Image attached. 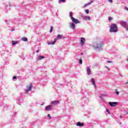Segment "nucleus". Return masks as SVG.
<instances>
[{
	"label": "nucleus",
	"instance_id": "nucleus-1",
	"mask_svg": "<svg viewBox=\"0 0 128 128\" xmlns=\"http://www.w3.org/2000/svg\"><path fill=\"white\" fill-rule=\"evenodd\" d=\"M104 45L103 41H97L93 44L92 48L96 52H101L104 50Z\"/></svg>",
	"mask_w": 128,
	"mask_h": 128
},
{
	"label": "nucleus",
	"instance_id": "nucleus-2",
	"mask_svg": "<svg viewBox=\"0 0 128 128\" xmlns=\"http://www.w3.org/2000/svg\"><path fill=\"white\" fill-rule=\"evenodd\" d=\"M72 22H70L69 23L70 28L72 30H76V24H80V21L78 20V19H76L74 18L71 19Z\"/></svg>",
	"mask_w": 128,
	"mask_h": 128
},
{
	"label": "nucleus",
	"instance_id": "nucleus-3",
	"mask_svg": "<svg viewBox=\"0 0 128 128\" xmlns=\"http://www.w3.org/2000/svg\"><path fill=\"white\" fill-rule=\"evenodd\" d=\"M118 26L116 24H112L110 25V32H118Z\"/></svg>",
	"mask_w": 128,
	"mask_h": 128
},
{
	"label": "nucleus",
	"instance_id": "nucleus-4",
	"mask_svg": "<svg viewBox=\"0 0 128 128\" xmlns=\"http://www.w3.org/2000/svg\"><path fill=\"white\" fill-rule=\"evenodd\" d=\"M120 24L122 26H123V28H125V30H126V32H128V22H124V21H120Z\"/></svg>",
	"mask_w": 128,
	"mask_h": 128
},
{
	"label": "nucleus",
	"instance_id": "nucleus-5",
	"mask_svg": "<svg viewBox=\"0 0 128 128\" xmlns=\"http://www.w3.org/2000/svg\"><path fill=\"white\" fill-rule=\"evenodd\" d=\"M106 96L107 95L106 94H102L101 96H99V98H101L100 102H103L102 106H104V104H106V100L104 98V96Z\"/></svg>",
	"mask_w": 128,
	"mask_h": 128
},
{
	"label": "nucleus",
	"instance_id": "nucleus-6",
	"mask_svg": "<svg viewBox=\"0 0 128 128\" xmlns=\"http://www.w3.org/2000/svg\"><path fill=\"white\" fill-rule=\"evenodd\" d=\"M22 102H24V98L22 97H19L18 98H17L16 103L18 104H20V106L21 105L20 104Z\"/></svg>",
	"mask_w": 128,
	"mask_h": 128
},
{
	"label": "nucleus",
	"instance_id": "nucleus-7",
	"mask_svg": "<svg viewBox=\"0 0 128 128\" xmlns=\"http://www.w3.org/2000/svg\"><path fill=\"white\" fill-rule=\"evenodd\" d=\"M32 84H30L29 86H27V89H26V93L28 94L30 91L32 90Z\"/></svg>",
	"mask_w": 128,
	"mask_h": 128
},
{
	"label": "nucleus",
	"instance_id": "nucleus-8",
	"mask_svg": "<svg viewBox=\"0 0 128 128\" xmlns=\"http://www.w3.org/2000/svg\"><path fill=\"white\" fill-rule=\"evenodd\" d=\"M118 102H109L108 104L110 106H118Z\"/></svg>",
	"mask_w": 128,
	"mask_h": 128
},
{
	"label": "nucleus",
	"instance_id": "nucleus-9",
	"mask_svg": "<svg viewBox=\"0 0 128 128\" xmlns=\"http://www.w3.org/2000/svg\"><path fill=\"white\" fill-rule=\"evenodd\" d=\"M84 42H86V38H80V44L82 46H84Z\"/></svg>",
	"mask_w": 128,
	"mask_h": 128
},
{
	"label": "nucleus",
	"instance_id": "nucleus-10",
	"mask_svg": "<svg viewBox=\"0 0 128 128\" xmlns=\"http://www.w3.org/2000/svg\"><path fill=\"white\" fill-rule=\"evenodd\" d=\"M58 40V39L56 38H55L54 39V41L50 42H48V44L49 45L50 44H54L56 42V41Z\"/></svg>",
	"mask_w": 128,
	"mask_h": 128
},
{
	"label": "nucleus",
	"instance_id": "nucleus-11",
	"mask_svg": "<svg viewBox=\"0 0 128 128\" xmlns=\"http://www.w3.org/2000/svg\"><path fill=\"white\" fill-rule=\"evenodd\" d=\"M52 106L49 105V106H46L45 110H47L48 112L50 111V110H52Z\"/></svg>",
	"mask_w": 128,
	"mask_h": 128
},
{
	"label": "nucleus",
	"instance_id": "nucleus-12",
	"mask_svg": "<svg viewBox=\"0 0 128 128\" xmlns=\"http://www.w3.org/2000/svg\"><path fill=\"white\" fill-rule=\"evenodd\" d=\"M91 82H92L93 86H94L95 88H96V80L94 78H91Z\"/></svg>",
	"mask_w": 128,
	"mask_h": 128
},
{
	"label": "nucleus",
	"instance_id": "nucleus-13",
	"mask_svg": "<svg viewBox=\"0 0 128 128\" xmlns=\"http://www.w3.org/2000/svg\"><path fill=\"white\" fill-rule=\"evenodd\" d=\"M58 104H60V101L58 100H54L51 102V104L52 105Z\"/></svg>",
	"mask_w": 128,
	"mask_h": 128
},
{
	"label": "nucleus",
	"instance_id": "nucleus-14",
	"mask_svg": "<svg viewBox=\"0 0 128 128\" xmlns=\"http://www.w3.org/2000/svg\"><path fill=\"white\" fill-rule=\"evenodd\" d=\"M44 56H39L36 58V60H44Z\"/></svg>",
	"mask_w": 128,
	"mask_h": 128
},
{
	"label": "nucleus",
	"instance_id": "nucleus-15",
	"mask_svg": "<svg viewBox=\"0 0 128 128\" xmlns=\"http://www.w3.org/2000/svg\"><path fill=\"white\" fill-rule=\"evenodd\" d=\"M84 124L81 122H78L76 124V126H84Z\"/></svg>",
	"mask_w": 128,
	"mask_h": 128
},
{
	"label": "nucleus",
	"instance_id": "nucleus-16",
	"mask_svg": "<svg viewBox=\"0 0 128 128\" xmlns=\"http://www.w3.org/2000/svg\"><path fill=\"white\" fill-rule=\"evenodd\" d=\"M94 2L93 0H90V2L84 4V5L82 6L83 8H86V6H90V4H91L92 3Z\"/></svg>",
	"mask_w": 128,
	"mask_h": 128
},
{
	"label": "nucleus",
	"instance_id": "nucleus-17",
	"mask_svg": "<svg viewBox=\"0 0 128 128\" xmlns=\"http://www.w3.org/2000/svg\"><path fill=\"white\" fill-rule=\"evenodd\" d=\"M84 18L85 20H90V16H84Z\"/></svg>",
	"mask_w": 128,
	"mask_h": 128
},
{
	"label": "nucleus",
	"instance_id": "nucleus-18",
	"mask_svg": "<svg viewBox=\"0 0 128 128\" xmlns=\"http://www.w3.org/2000/svg\"><path fill=\"white\" fill-rule=\"evenodd\" d=\"M87 73L88 76H90L91 71H90V67H87Z\"/></svg>",
	"mask_w": 128,
	"mask_h": 128
},
{
	"label": "nucleus",
	"instance_id": "nucleus-19",
	"mask_svg": "<svg viewBox=\"0 0 128 128\" xmlns=\"http://www.w3.org/2000/svg\"><path fill=\"white\" fill-rule=\"evenodd\" d=\"M18 44V41L12 40V46H16V44Z\"/></svg>",
	"mask_w": 128,
	"mask_h": 128
},
{
	"label": "nucleus",
	"instance_id": "nucleus-20",
	"mask_svg": "<svg viewBox=\"0 0 128 128\" xmlns=\"http://www.w3.org/2000/svg\"><path fill=\"white\" fill-rule=\"evenodd\" d=\"M62 38V35L58 34L56 36L57 40H60Z\"/></svg>",
	"mask_w": 128,
	"mask_h": 128
},
{
	"label": "nucleus",
	"instance_id": "nucleus-21",
	"mask_svg": "<svg viewBox=\"0 0 128 128\" xmlns=\"http://www.w3.org/2000/svg\"><path fill=\"white\" fill-rule=\"evenodd\" d=\"M22 40L23 42H28V38L26 37H23L22 38Z\"/></svg>",
	"mask_w": 128,
	"mask_h": 128
},
{
	"label": "nucleus",
	"instance_id": "nucleus-22",
	"mask_svg": "<svg viewBox=\"0 0 128 128\" xmlns=\"http://www.w3.org/2000/svg\"><path fill=\"white\" fill-rule=\"evenodd\" d=\"M70 18L72 20V18H74V16H72V12H70V15H69Z\"/></svg>",
	"mask_w": 128,
	"mask_h": 128
},
{
	"label": "nucleus",
	"instance_id": "nucleus-23",
	"mask_svg": "<svg viewBox=\"0 0 128 128\" xmlns=\"http://www.w3.org/2000/svg\"><path fill=\"white\" fill-rule=\"evenodd\" d=\"M60 2H66V0H58V3L60 4Z\"/></svg>",
	"mask_w": 128,
	"mask_h": 128
},
{
	"label": "nucleus",
	"instance_id": "nucleus-24",
	"mask_svg": "<svg viewBox=\"0 0 128 128\" xmlns=\"http://www.w3.org/2000/svg\"><path fill=\"white\" fill-rule=\"evenodd\" d=\"M112 18L110 16L108 17V22H112Z\"/></svg>",
	"mask_w": 128,
	"mask_h": 128
},
{
	"label": "nucleus",
	"instance_id": "nucleus-25",
	"mask_svg": "<svg viewBox=\"0 0 128 128\" xmlns=\"http://www.w3.org/2000/svg\"><path fill=\"white\" fill-rule=\"evenodd\" d=\"M79 64H82V59L79 60Z\"/></svg>",
	"mask_w": 128,
	"mask_h": 128
},
{
	"label": "nucleus",
	"instance_id": "nucleus-26",
	"mask_svg": "<svg viewBox=\"0 0 128 128\" xmlns=\"http://www.w3.org/2000/svg\"><path fill=\"white\" fill-rule=\"evenodd\" d=\"M52 30H54V27H52V26H50V32H52Z\"/></svg>",
	"mask_w": 128,
	"mask_h": 128
},
{
	"label": "nucleus",
	"instance_id": "nucleus-27",
	"mask_svg": "<svg viewBox=\"0 0 128 128\" xmlns=\"http://www.w3.org/2000/svg\"><path fill=\"white\" fill-rule=\"evenodd\" d=\"M48 118L49 120H52V116L50 114H48Z\"/></svg>",
	"mask_w": 128,
	"mask_h": 128
},
{
	"label": "nucleus",
	"instance_id": "nucleus-28",
	"mask_svg": "<svg viewBox=\"0 0 128 128\" xmlns=\"http://www.w3.org/2000/svg\"><path fill=\"white\" fill-rule=\"evenodd\" d=\"M117 90H116V94H117V96H118V94H120V92Z\"/></svg>",
	"mask_w": 128,
	"mask_h": 128
},
{
	"label": "nucleus",
	"instance_id": "nucleus-29",
	"mask_svg": "<svg viewBox=\"0 0 128 128\" xmlns=\"http://www.w3.org/2000/svg\"><path fill=\"white\" fill-rule=\"evenodd\" d=\"M85 12H86V14H90V10H86Z\"/></svg>",
	"mask_w": 128,
	"mask_h": 128
},
{
	"label": "nucleus",
	"instance_id": "nucleus-30",
	"mask_svg": "<svg viewBox=\"0 0 128 128\" xmlns=\"http://www.w3.org/2000/svg\"><path fill=\"white\" fill-rule=\"evenodd\" d=\"M106 112H108V114H110V110L108 109H106Z\"/></svg>",
	"mask_w": 128,
	"mask_h": 128
},
{
	"label": "nucleus",
	"instance_id": "nucleus-31",
	"mask_svg": "<svg viewBox=\"0 0 128 128\" xmlns=\"http://www.w3.org/2000/svg\"><path fill=\"white\" fill-rule=\"evenodd\" d=\"M16 112H14L12 113V115L14 116H16Z\"/></svg>",
	"mask_w": 128,
	"mask_h": 128
},
{
	"label": "nucleus",
	"instance_id": "nucleus-32",
	"mask_svg": "<svg viewBox=\"0 0 128 128\" xmlns=\"http://www.w3.org/2000/svg\"><path fill=\"white\" fill-rule=\"evenodd\" d=\"M106 62H108V64H110V62H112L110 61V60H107Z\"/></svg>",
	"mask_w": 128,
	"mask_h": 128
},
{
	"label": "nucleus",
	"instance_id": "nucleus-33",
	"mask_svg": "<svg viewBox=\"0 0 128 128\" xmlns=\"http://www.w3.org/2000/svg\"><path fill=\"white\" fill-rule=\"evenodd\" d=\"M13 80H16V76H13Z\"/></svg>",
	"mask_w": 128,
	"mask_h": 128
},
{
	"label": "nucleus",
	"instance_id": "nucleus-34",
	"mask_svg": "<svg viewBox=\"0 0 128 128\" xmlns=\"http://www.w3.org/2000/svg\"><path fill=\"white\" fill-rule=\"evenodd\" d=\"M109 2H110L111 4H112V0H108Z\"/></svg>",
	"mask_w": 128,
	"mask_h": 128
},
{
	"label": "nucleus",
	"instance_id": "nucleus-35",
	"mask_svg": "<svg viewBox=\"0 0 128 128\" xmlns=\"http://www.w3.org/2000/svg\"><path fill=\"white\" fill-rule=\"evenodd\" d=\"M105 68H107V70H110V68H108V66H106Z\"/></svg>",
	"mask_w": 128,
	"mask_h": 128
},
{
	"label": "nucleus",
	"instance_id": "nucleus-36",
	"mask_svg": "<svg viewBox=\"0 0 128 128\" xmlns=\"http://www.w3.org/2000/svg\"><path fill=\"white\" fill-rule=\"evenodd\" d=\"M124 10H128V8L126 7H126L124 8Z\"/></svg>",
	"mask_w": 128,
	"mask_h": 128
},
{
	"label": "nucleus",
	"instance_id": "nucleus-37",
	"mask_svg": "<svg viewBox=\"0 0 128 128\" xmlns=\"http://www.w3.org/2000/svg\"><path fill=\"white\" fill-rule=\"evenodd\" d=\"M36 52L37 54H38V52H40V50H36Z\"/></svg>",
	"mask_w": 128,
	"mask_h": 128
},
{
	"label": "nucleus",
	"instance_id": "nucleus-38",
	"mask_svg": "<svg viewBox=\"0 0 128 128\" xmlns=\"http://www.w3.org/2000/svg\"><path fill=\"white\" fill-rule=\"evenodd\" d=\"M120 118H122V116H120Z\"/></svg>",
	"mask_w": 128,
	"mask_h": 128
},
{
	"label": "nucleus",
	"instance_id": "nucleus-39",
	"mask_svg": "<svg viewBox=\"0 0 128 128\" xmlns=\"http://www.w3.org/2000/svg\"><path fill=\"white\" fill-rule=\"evenodd\" d=\"M126 84H128V82H126Z\"/></svg>",
	"mask_w": 128,
	"mask_h": 128
},
{
	"label": "nucleus",
	"instance_id": "nucleus-40",
	"mask_svg": "<svg viewBox=\"0 0 128 128\" xmlns=\"http://www.w3.org/2000/svg\"><path fill=\"white\" fill-rule=\"evenodd\" d=\"M5 22H6V24H8V20H6L5 21Z\"/></svg>",
	"mask_w": 128,
	"mask_h": 128
},
{
	"label": "nucleus",
	"instance_id": "nucleus-41",
	"mask_svg": "<svg viewBox=\"0 0 128 128\" xmlns=\"http://www.w3.org/2000/svg\"><path fill=\"white\" fill-rule=\"evenodd\" d=\"M119 124H122V122H118Z\"/></svg>",
	"mask_w": 128,
	"mask_h": 128
},
{
	"label": "nucleus",
	"instance_id": "nucleus-42",
	"mask_svg": "<svg viewBox=\"0 0 128 128\" xmlns=\"http://www.w3.org/2000/svg\"><path fill=\"white\" fill-rule=\"evenodd\" d=\"M13 30H14V29H12V31L13 32Z\"/></svg>",
	"mask_w": 128,
	"mask_h": 128
},
{
	"label": "nucleus",
	"instance_id": "nucleus-43",
	"mask_svg": "<svg viewBox=\"0 0 128 128\" xmlns=\"http://www.w3.org/2000/svg\"><path fill=\"white\" fill-rule=\"evenodd\" d=\"M126 114H128V112H127L126 113Z\"/></svg>",
	"mask_w": 128,
	"mask_h": 128
},
{
	"label": "nucleus",
	"instance_id": "nucleus-44",
	"mask_svg": "<svg viewBox=\"0 0 128 128\" xmlns=\"http://www.w3.org/2000/svg\"><path fill=\"white\" fill-rule=\"evenodd\" d=\"M126 61L128 62V58L126 59Z\"/></svg>",
	"mask_w": 128,
	"mask_h": 128
},
{
	"label": "nucleus",
	"instance_id": "nucleus-45",
	"mask_svg": "<svg viewBox=\"0 0 128 128\" xmlns=\"http://www.w3.org/2000/svg\"><path fill=\"white\" fill-rule=\"evenodd\" d=\"M124 112H126V110H124Z\"/></svg>",
	"mask_w": 128,
	"mask_h": 128
},
{
	"label": "nucleus",
	"instance_id": "nucleus-46",
	"mask_svg": "<svg viewBox=\"0 0 128 128\" xmlns=\"http://www.w3.org/2000/svg\"><path fill=\"white\" fill-rule=\"evenodd\" d=\"M41 106H44V104H42Z\"/></svg>",
	"mask_w": 128,
	"mask_h": 128
}]
</instances>
